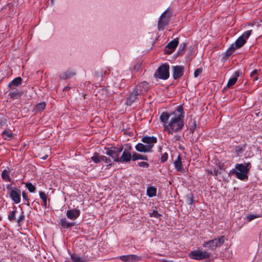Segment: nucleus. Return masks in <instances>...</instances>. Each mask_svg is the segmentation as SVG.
<instances>
[{
    "instance_id": "1",
    "label": "nucleus",
    "mask_w": 262,
    "mask_h": 262,
    "mask_svg": "<svg viewBox=\"0 0 262 262\" xmlns=\"http://www.w3.org/2000/svg\"><path fill=\"white\" fill-rule=\"evenodd\" d=\"M184 112L183 108L179 106L172 113L163 112L160 116V120L163 123L164 130L168 135L180 132L184 126Z\"/></svg>"
},
{
    "instance_id": "2",
    "label": "nucleus",
    "mask_w": 262,
    "mask_h": 262,
    "mask_svg": "<svg viewBox=\"0 0 262 262\" xmlns=\"http://www.w3.org/2000/svg\"><path fill=\"white\" fill-rule=\"evenodd\" d=\"M225 241V237L222 235L218 238H215L212 240L204 242L202 245L203 247L213 251L217 248L220 247L224 243Z\"/></svg>"
},
{
    "instance_id": "3",
    "label": "nucleus",
    "mask_w": 262,
    "mask_h": 262,
    "mask_svg": "<svg viewBox=\"0 0 262 262\" xmlns=\"http://www.w3.org/2000/svg\"><path fill=\"white\" fill-rule=\"evenodd\" d=\"M248 171L249 169L245 165L243 164H237L235 165V169H232L230 172L235 173L238 179L245 180L248 179Z\"/></svg>"
},
{
    "instance_id": "4",
    "label": "nucleus",
    "mask_w": 262,
    "mask_h": 262,
    "mask_svg": "<svg viewBox=\"0 0 262 262\" xmlns=\"http://www.w3.org/2000/svg\"><path fill=\"white\" fill-rule=\"evenodd\" d=\"M211 254L209 252L202 249L193 250L191 251L188 254L189 258L195 260H202L206 259L209 258Z\"/></svg>"
},
{
    "instance_id": "5",
    "label": "nucleus",
    "mask_w": 262,
    "mask_h": 262,
    "mask_svg": "<svg viewBox=\"0 0 262 262\" xmlns=\"http://www.w3.org/2000/svg\"><path fill=\"white\" fill-rule=\"evenodd\" d=\"M169 66L165 63L158 68L157 72L155 74L156 78L166 80L169 77Z\"/></svg>"
},
{
    "instance_id": "6",
    "label": "nucleus",
    "mask_w": 262,
    "mask_h": 262,
    "mask_svg": "<svg viewBox=\"0 0 262 262\" xmlns=\"http://www.w3.org/2000/svg\"><path fill=\"white\" fill-rule=\"evenodd\" d=\"M171 13L166 10L160 16L158 20V28L159 30H163L166 26L168 25L170 20Z\"/></svg>"
},
{
    "instance_id": "7",
    "label": "nucleus",
    "mask_w": 262,
    "mask_h": 262,
    "mask_svg": "<svg viewBox=\"0 0 262 262\" xmlns=\"http://www.w3.org/2000/svg\"><path fill=\"white\" fill-rule=\"evenodd\" d=\"M123 147L114 148L113 149L105 148V154L111 157L116 162H120V155L123 150Z\"/></svg>"
},
{
    "instance_id": "8",
    "label": "nucleus",
    "mask_w": 262,
    "mask_h": 262,
    "mask_svg": "<svg viewBox=\"0 0 262 262\" xmlns=\"http://www.w3.org/2000/svg\"><path fill=\"white\" fill-rule=\"evenodd\" d=\"M251 32V30L247 31L239 37L235 42V48L233 49H237L242 47L246 43V40L249 38Z\"/></svg>"
},
{
    "instance_id": "9",
    "label": "nucleus",
    "mask_w": 262,
    "mask_h": 262,
    "mask_svg": "<svg viewBox=\"0 0 262 262\" xmlns=\"http://www.w3.org/2000/svg\"><path fill=\"white\" fill-rule=\"evenodd\" d=\"M134 90L140 96L143 95L148 91V84L146 81H143L137 85Z\"/></svg>"
},
{
    "instance_id": "10",
    "label": "nucleus",
    "mask_w": 262,
    "mask_h": 262,
    "mask_svg": "<svg viewBox=\"0 0 262 262\" xmlns=\"http://www.w3.org/2000/svg\"><path fill=\"white\" fill-rule=\"evenodd\" d=\"M9 196L15 204H18L21 200L20 190L14 187V189L10 192Z\"/></svg>"
},
{
    "instance_id": "11",
    "label": "nucleus",
    "mask_w": 262,
    "mask_h": 262,
    "mask_svg": "<svg viewBox=\"0 0 262 262\" xmlns=\"http://www.w3.org/2000/svg\"><path fill=\"white\" fill-rule=\"evenodd\" d=\"M172 76L174 79H177L183 76L184 68L182 66H176L172 67Z\"/></svg>"
},
{
    "instance_id": "12",
    "label": "nucleus",
    "mask_w": 262,
    "mask_h": 262,
    "mask_svg": "<svg viewBox=\"0 0 262 262\" xmlns=\"http://www.w3.org/2000/svg\"><path fill=\"white\" fill-rule=\"evenodd\" d=\"M179 43L178 38H175L169 42L165 47V52L168 54H171L178 46Z\"/></svg>"
},
{
    "instance_id": "13",
    "label": "nucleus",
    "mask_w": 262,
    "mask_h": 262,
    "mask_svg": "<svg viewBox=\"0 0 262 262\" xmlns=\"http://www.w3.org/2000/svg\"><path fill=\"white\" fill-rule=\"evenodd\" d=\"M119 258L124 262H135L140 260L139 256L133 254L120 256Z\"/></svg>"
},
{
    "instance_id": "14",
    "label": "nucleus",
    "mask_w": 262,
    "mask_h": 262,
    "mask_svg": "<svg viewBox=\"0 0 262 262\" xmlns=\"http://www.w3.org/2000/svg\"><path fill=\"white\" fill-rule=\"evenodd\" d=\"M132 159L131 152L127 149H124L122 152V156L120 158V163H126L129 162Z\"/></svg>"
},
{
    "instance_id": "15",
    "label": "nucleus",
    "mask_w": 262,
    "mask_h": 262,
    "mask_svg": "<svg viewBox=\"0 0 262 262\" xmlns=\"http://www.w3.org/2000/svg\"><path fill=\"white\" fill-rule=\"evenodd\" d=\"M80 210L77 209H75L68 210L67 211L66 215L69 219L75 220L80 215Z\"/></svg>"
},
{
    "instance_id": "16",
    "label": "nucleus",
    "mask_w": 262,
    "mask_h": 262,
    "mask_svg": "<svg viewBox=\"0 0 262 262\" xmlns=\"http://www.w3.org/2000/svg\"><path fill=\"white\" fill-rule=\"evenodd\" d=\"M139 96L140 95L137 94L134 90H133L127 98L126 101V105H131L138 99Z\"/></svg>"
},
{
    "instance_id": "17",
    "label": "nucleus",
    "mask_w": 262,
    "mask_h": 262,
    "mask_svg": "<svg viewBox=\"0 0 262 262\" xmlns=\"http://www.w3.org/2000/svg\"><path fill=\"white\" fill-rule=\"evenodd\" d=\"M135 148L139 152H151L152 151V145H146L139 143L136 145Z\"/></svg>"
},
{
    "instance_id": "18",
    "label": "nucleus",
    "mask_w": 262,
    "mask_h": 262,
    "mask_svg": "<svg viewBox=\"0 0 262 262\" xmlns=\"http://www.w3.org/2000/svg\"><path fill=\"white\" fill-rule=\"evenodd\" d=\"M142 141L146 143V145H152V148L154 146L155 143H156L157 141V138L154 137H148L146 136L142 138Z\"/></svg>"
},
{
    "instance_id": "19",
    "label": "nucleus",
    "mask_w": 262,
    "mask_h": 262,
    "mask_svg": "<svg viewBox=\"0 0 262 262\" xmlns=\"http://www.w3.org/2000/svg\"><path fill=\"white\" fill-rule=\"evenodd\" d=\"M71 258L73 262H89V259L86 257H80L76 254H71Z\"/></svg>"
},
{
    "instance_id": "20",
    "label": "nucleus",
    "mask_w": 262,
    "mask_h": 262,
    "mask_svg": "<svg viewBox=\"0 0 262 262\" xmlns=\"http://www.w3.org/2000/svg\"><path fill=\"white\" fill-rule=\"evenodd\" d=\"M234 76L230 79L228 81L227 86L228 88H230L237 81V78L239 76V71H236L234 73Z\"/></svg>"
},
{
    "instance_id": "21",
    "label": "nucleus",
    "mask_w": 262,
    "mask_h": 262,
    "mask_svg": "<svg viewBox=\"0 0 262 262\" xmlns=\"http://www.w3.org/2000/svg\"><path fill=\"white\" fill-rule=\"evenodd\" d=\"M174 165L177 171H183L184 170L182 166L181 158L180 156H178L177 159L174 162Z\"/></svg>"
},
{
    "instance_id": "22",
    "label": "nucleus",
    "mask_w": 262,
    "mask_h": 262,
    "mask_svg": "<svg viewBox=\"0 0 262 262\" xmlns=\"http://www.w3.org/2000/svg\"><path fill=\"white\" fill-rule=\"evenodd\" d=\"M147 160V157L146 156L142 155L140 154H138L137 152L133 153L132 155V160L133 161H136L137 160Z\"/></svg>"
},
{
    "instance_id": "23",
    "label": "nucleus",
    "mask_w": 262,
    "mask_h": 262,
    "mask_svg": "<svg viewBox=\"0 0 262 262\" xmlns=\"http://www.w3.org/2000/svg\"><path fill=\"white\" fill-rule=\"evenodd\" d=\"M60 225L62 227L68 228L74 225V223L68 222L66 218L60 220Z\"/></svg>"
},
{
    "instance_id": "24",
    "label": "nucleus",
    "mask_w": 262,
    "mask_h": 262,
    "mask_svg": "<svg viewBox=\"0 0 262 262\" xmlns=\"http://www.w3.org/2000/svg\"><path fill=\"white\" fill-rule=\"evenodd\" d=\"M157 189L154 187H149L147 189V195L150 197H153L156 195Z\"/></svg>"
},
{
    "instance_id": "25",
    "label": "nucleus",
    "mask_w": 262,
    "mask_h": 262,
    "mask_svg": "<svg viewBox=\"0 0 262 262\" xmlns=\"http://www.w3.org/2000/svg\"><path fill=\"white\" fill-rule=\"evenodd\" d=\"M2 179L7 182H11V179L9 176V172L8 170L5 169L2 172Z\"/></svg>"
},
{
    "instance_id": "26",
    "label": "nucleus",
    "mask_w": 262,
    "mask_h": 262,
    "mask_svg": "<svg viewBox=\"0 0 262 262\" xmlns=\"http://www.w3.org/2000/svg\"><path fill=\"white\" fill-rule=\"evenodd\" d=\"M22 79L20 77L14 78L9 84V86L10 87L12 84L15 86H18L21 83Z\"/></svg>"
},
{
    "instance_id": "27",
    "label": "nucleus",
    "mask_w": 262,
    "mask_h": 262,
    "mask_svg": "<svg viewBox=\"0 0 262 262\" xmlns=\"http://www.w3.org/2000/svg\"><path fill=\"white\" fill-rule=\"evenodd\" d=\"M100 157H101V156H100L97 152H95L93 156L91 157V160L95 163H98L101 161V160L100 158Z\"/></svg>"
},
{
    "instance_id": "28",
    "label": "nucleus",
    "mask_w": 262,
    "mask_h": 262,
    "mask_svg": "<svg viewBox=\"0 0 262 262\" xmlns=\"http://www.w3.org/2000/svg\"><path fill=\"white\" fill-rule=\"evenodd\" d=\"M21 94L17 91L9 93V96L12 99H18L20 97Z\"/></svg>"
},
{
    "instance_id": "29",
    "label": "nucleus",
    "mask_w": 262,
    "mask_h": 262,
    "mask_svg": "<svg viewBox=\"0 0 262 262\" xmlns=\"http://www.w3.org/2000/svg\"><path fill=\"white\" fill-rule=\"evenodd\" d=\"M258 70H254L250 74V77L253 81H256L258 79Z\"/></svg>"
},
{
    "instance_id": "30",
    "label": "nucleus",
    "mask_w": 262,
    "mask_h": 262,
    "mask_svg": "<svg viewBox=\"0 0 262 262\" xmlns=\"http://www.w3.org/2000/svg\"><path fill=\"white\" fill-rule=\"evenodd\" d=\"M39 196L40 199L43 201V205L45 206H47V196L46 194V193L43 192H39Z\"/></svg>"
},
{
    "instance_id": "31",
    "label": "nucleus",
    "mask_w": 262,
    "mask_h": 262,
    "mask_svg": "<svg viewBox=\"0 0 262 262\" xmlns=\"http://www.w3.org/2000/svg\"><path fill=\"white\" fill-rule=\"evenodd\" d=\"M101 160V161L104 162L105 163L109 164L107 166L111 165L112 161L110 158H108L105 156H101L100 158Z\"/></svg>"
},
{
    "instance_id": "32",
    "label": "nucleus",
    "mask_w": 262,
    "mask_h": 262,
    "mask_svg": "<svg viewBox=\"0 0 262 262\" xmlns=\"http://www.w3.org/2000/svg\"><path fill=\"white\" fill-rule=\"evenodd\" d=\"M74 75V73H71L70 72H66L60 75V77L61 79H68L70 78L72 75Z\"/></svg>"
},
{
    "instance_id": "33",
    "label": "nucleus",
    "mask_w": 262,
    "mask_h": 262,
    "mask_svg": "<svg viewBox=\"0 0 262 262\" xmlns=\"http://www.w3.org/2000/svg\"><path fill=\"white\" fill-rule=\"evenodd\" d=\"M26 186L28 190L31 192H33L35 191V187L31 183H27L26 184Z\"/></svg>"
},
{
    "instance_id": "34",
    "label": "nucleus",
    "mask_w": 262,
    "mask_h": 262,
    "mask_svg": "<svg viewBox=\"0 0 262 262\" xmlns=\"http://www.w3.org/2000/svg\"><path fill=\"white\" fill-rule=\"evenodd\" d=\"M3 135L4 137L5 140H9L11 138L12 135V133L7 130H4L3 132Z\"/></svg>"
},
{
    "instance_id": "35",
    "label": "nucleus",
    "mask_w": 262,
    "mask_h": 262,
    "mask_svg": "<svg viewBox=\"0 0 262 262\" xmlns=\"http://www.w3.org/2000/svg\"><path fill=\"white\" fill-rule=\"evenodd\" d=\"M260 216H261L260 215H258V214H249V215L247 216V220L248 222H251L253 220H254L255 219H256V218L260 217Z\"/></svg>"
},
{
    "instance_id": "36",
    "label": "nucleus",
    "mask_w": 262,
    "mask_h": 262,
    "mask_svg": "<svg viewBox=\"0 0 262 262\" xmlns=\"http://www.w3.org/2000/svg\"><path fill=\"white\" fill-rule=\"evenodd\" d=\"M46 106V104L45 102H41L37 104L36 106V111H41L43 110Z\"/></svg>"
},
{
    "instance_id": "37",
    "label": "nucleus",
    "mask_w": 262,
    "mask_h": 262,
    "mask_svg": "<svg viewBox=\"0 0 262 262\" xmlns=\"http://www.w3.org/2000/svg\"><path fill=\"white\" fill-rule=\"evenodd\" d=\"M149 216L151 217H156L157 219L160 218L161 214H159L157 210H154L151 213H149Z\"/></svg>"
},
{
    "instance_id": "38",
    "label": "nucleus",
    "mask_w": 262,
    "mask_h": 262,
    "mask_svg": "<svg viewBox=\"0 0 262 262\" xmlns=\"http://www.w3.org/2000/svg\"><path fill=\"white\" fill-rule=\"evenodd\" d=\"M17 212L16 209L12 211L8 215V219L10 221H12L15 219V213Z\"/></svg>"
},
{
    "instance_id": "39",
    "label": "nucleus",
    "mask_w": 262,
    "mask_h": 262,
    "mask_svg": "<svg viewBox=\"0 0 262 262\" xmlns=\"http://www.w3.org/2000/svg\"><path fill=\"white\" fill-rule=\"evenodd\" d=\"M182 139V137L178 134L175 135L171 139V141L173 143H176L177 141H180Z\"/></svg>"
},
{
    "instance_id": "40",
    "label": "nucleus",
    "mask_w": 262,
    "mask_h": 262,
    "mask_svg": "<svg viewBox=\"0 0 262 262\" xmlns=\"http://www.w3.org/2000/svg\"><path fill=\"white\" fill-rule=\"evenodd\" d=\"M203 72V69L202 68H200L197 69L194 73V77H198Z\"/></svg>"
},
{
    "instance_id": "41",
    "label": "nucleus",
    "mask_w": 262,
    "mask_h": 262,
    "mask_svg": "<svg viewBox=\"0 0 262 262\" xmlns=\"http://www.w3.org/2000/svg\"><path fill=\"white\" fill-rule=\"evenodd\" d=\"M186 45L185 43H182L180 45V47H179V54H183L182 52L184 51V50L186 48Z\"/></svg>"
},
{
    "instance_id": "42",
    "label": "nucleus",
    "mask_w": 262,
    "mask_h": 262,
    "mask_svg": "<svg viewBox=\"0 0 262 262\" xmlns=\"http://www.w3.org/2000/svg\"><path fill=\"white\" fill-rule=\"evenodd\" d=\"M138 165L141 167L148 168L149 164L145 162H141L138 163Z\"/></svg>"
},
{
    "instance_id": "43",
    "label": "nucleus",
    "mask_w": 262,
    "mask_h": 262,
    "mask_svg": "<svg viewBox=\"0 0 262 262\" xmlns=\"http://www.w3.org/2000/svg\"><path fill=\"white\" fill-rule=\"evenodd\" d=\"M168 159V154L167 153H164L162 155L161 158V162H164L167 160Z\"/></svg>"
},
{
    "instance_id": "44",
    "label": "nucleus",
    "mask_w": 262,
    "mask_h": 262,
    "mask_svg": "<svg viewBox=\"0 0 262 262\" xmlns=\"http://www.w3.org/2000/svg\"><path fill=\"white\" fill-rule=\"evenodd\" d=\"M196 127V122L195 121H193L192 123V125L191 126V127L190 128V132L192 133H193L194 131V130L195 129Z\"/></svg>"
},
{
    "instance_id": "45",
    "label": "nucleus",
    "mask_w": 262,
    "mask_h": 262,
    "mask_svg": "<svg viewBox=\"0 0 262 262\" xmlns=\"http://www.w3.org/2000/svg\"><path fill=\"white\" fill-rule=\"evenodd\" d=\"M243 150V149L240 146L237 147L235 149V151H236V152L237 153V154H239V153L242 152Z\"/></svg>"
},
{
    "instance_id": "46",
    "label": "nucleus",
    "mask_w": 262,
    "mask_h": 262,
    "mask_svg": "<svg viewBox=\"0 0 262 262\" xmlns=\"http://www.w3.org/2000/svg\"><path fill=\"white\" fill-rule=\"evenodd\" d=\"M6 188L10 192L12 191V190L13 189H14V187H11V185H10V184H7L6 185Z\"/></svg>"
},
{
    "instance_id": "47",
    "label": "nucleus",
    "mask_w": 262,
    "mask_h": 262,
    "mask_svg": "<svg viewBox=\"0 0 262 262\" xmlns=\"http://www.w3.org/2000/svg\"><path fill=\"white\" fill-rule=\"evenodd\" d=\"M23 200H24L25 201L29 202V199L28 198L27 195L25 192H23L22 194Z\"/></svg>"
},
{
    "instance_id": "48",
    "label": "nucleus",
    "mask_w": 262,
    "mask_h": 262,
    "mask_svg": "<svg viewBox=\"0 0 262 262\" xmlns=\"http://www.w3.org/2000/svg\"><path fill=\"white\" fill-rule=\"evenodd\" d=\"M214 174L215 176L217 175V174H218V170L217 169V170L214 169Z\"/></svg>"
},
{
    "instance_id": "49",
    "label": "nucleus",
    "mask_w": 262,
    "mask_h": 262,
    "mask_svg": "<svg viewBox=\"0 0 262 262\" xmlns=\"http://www.w3.org/2000/svg\"><path fill=\"white\" fill-rule=\"evenodd\" d=\"M23 217H24V215H21V216L19 217V219H18V222H19L21 220V219H22V218H23Z\"/></svg>"
},
{
    "instance_id": "50",
    "label": "nucleus",
    "mask_w": 262,
    "mask_h": 262,
    "mask_svg": "<svg viewBox=\"0 0 262 262\" xmlns=\"http://www.w3.org/2000/svg\"><path fill=\"white\" fill-rule=\"evenodd\" d=\"M192 203H193V199H192V198H190L189 204H192Z\"/></svg>"
},
{
    "instance_id": "51",
    "label": "nucleus",
    "mask_w": 262,
    "mask_h": 262,
    "mask_svg": "<svg viewBox=\"0 0 262 262\" xmlns=\"http://www.w3.org/2000/svg\"><path fill=\"white\" fill-rule=\"evenodd\" d=\"M47 157H48V156H47V155H46V156H44V157H42L41 158H42V159H43V160H45V159H47Z\"/></svg>"
},
{
    "instance_id": "52",
    "label": "nucleus",
    "mask_w": 262,
    "mask_h": 262,
    "mask_svg": "<svg viewBox=\"0 0 262 262\" xmlns=\"http://www.w3.org/2000/svg\"><path fill=\"white\" fill-rule=\"evenodd\" d=\"M250 165V163H248L246 164V165L245 166L247 167V168H248V166H249Z\"/></svg>"
},
{
    "instance_id": "53",
    "label": "nucleus",
    "mask_w": 262,
    "mask_h": 262,
    "mask_svg": "<svg viewBox=\"0 0 262 262\" xmlns=\"http://www.w3.org/2000/svg\"><path fill=\"white\" fill-rule=\"evenodd\" d=\"M3 125V122L2 120H0V126Z\"/></svg>"
},
{
    "instance_id": "54",
    "label": "nucleus",
    "mask_w": 262,
    "mask_h": 262,
    "mask_svg": "<svg viewBox=\"0 0 262 262\" xmlns=\"http://www.w3.org/2000/svg\"><path fill=\"white\" fill-rule=\"evenodd\" d=\"M208 173L209 174H213L212 172L211 171H210V170H207Z\"/></svg>"
},
{
    "instance_id": "55",
    "label": "nucleus",
    "mask_w": 262,
    "mask_h": 262,
    "mask_svg": "<svg viewBox=\"0 0 262 262\" xmlns=\"http://www.w3.org/2000/svg\"><path fill=\"white\" fill-rule=\"evenodd\" d=\"M130 148H131V146H129V149H130Z\"/></svg>"
}]
</instances>
